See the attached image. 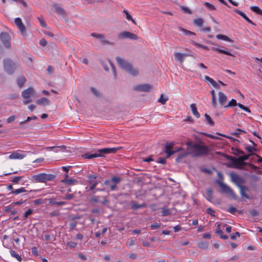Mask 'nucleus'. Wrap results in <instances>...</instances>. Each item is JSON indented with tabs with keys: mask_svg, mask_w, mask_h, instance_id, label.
<instances>
[{
	"mask_svg": "<svg viewBox=\"0 0 262 262\" xmlns=\"http://www.w3.org/2000/svg\"><path fill=\"white\" fill-rule=\"evenodd\" d=\"M246 149H247V154H245L239 148H231L233 153L238 156V158H233L232 159V162L235 168L243 169L245 166L248 164V163L245 162V160H249L252 162L260 161L259 157L252 152L253 151H257V148Z\"/></svg>",
	"mask_w": 262,
	"mask_h": 262,
	"instance_id": "f257e3e1",
	"label": "nucleus"
},
{
	"mask_svg": "<svg viewBox=\"0 0 262 262\" xmlns=\"http://www.w3.org/2000/svg\"><path fill=\"white\" fill-rule=\"evenodd\" d=\"M189 149H193L190 151H185L179 155L176 159L177 162H179L184 157L188 155H191L192 157L202 156L208 154L210 148H188Z\"/></svg>",
	"mask_w": 262,
	"mask_h": 262,
	"instance_id": "f03ea898",
	"label": "nucleus"
},
{
	"mask_svg": "<svg viewBox=\"0 0 262 262\" xmlns=\"http://www.w3.org/2000/svg\"><path fill=\"white\" fill-rule=\"evenodd\" d=\"M119 148H101L96 152L93 154L86 153L81 155L84 159H93L97 157H103L105 154L115 153Z\"/></svg>",
	"mask_w": 262,
	"mask_h": 262,
	"instance_id": "7ed1b4c3",
	"label": "nucleus"
},
{
	"mask_svg": "<svg viewBox=\"0 0 262 262\" xmlns=\"http://www.w3.org/2000/svg\"><path fill=\"white\" fill-rule=\"evenodd\" d=\"M116 59L119 66L122 69L126 70L128 73L133 76L138 75V71L134 69L129 63L124 60L120 57H117Z\"/></svg>",
	"mask_w": 262,
	"mask_h": 262,
	"instance_id": "20e7f679",
	"label": "nucleus"
},
{
	"mask_svg": "<svg viewBox=\"0 0 262 262\" xmlns=\"http://www.w3.org/2000/svg\"><path fill=\"white\" fill-rule=\"evenodd\" d=\"M216 183L221 188L222 192L231 197L234 200H236L237 199L236 195L234 191L228 185L219 180H217Z\"/></svg>",
	"mask_w": 262,
	"mask_h": 262,
	"instance_id": "39448f33",
	"label": "nucleus"
},
{
	"mask_svg": "<svg viewBox=\"0 0 262 262\" xmlns=\"http://www.w3.org/2000/svg\"><path fill=\"white\" fill-rule=\"evenodd\" d=\"M4 68L5 71L11 75L15 72L16 64L10 59H6L4 60Z\"/></svg>",
	"mask_w": 262,
	"mask_h": 262,
	"instance_id": "423d86ee",
	"label": "nucleus"
},
{
	"mask_svg": "<svg viewBox=\"0 0 262 262\" xmlns=\"http://www.w3.org/2000/svg\"><path fill=\"white\" fill-rule=\"evenodd\" d=\"M53 175L41 173L38 174L34 175L32 178L34 180L38 182L45 183L50 181L53 179Z\"/></svg>",
	"mask_w": 262,
	"mask_h": 262,
	"instance_id": "0eeeda50",
	"label": "nucleus"
},
{
	"mask_svg": "<svg viewBox=\"0 0 262 262\" xmlns=\"http://www.w3.org/2000/svg\"><path fill=\"white\" fill-rule=\"evenodd\" d=\"M118 38L120 39L128 38L131 40H137L138 39L136 34L128 31H123L120 32L118 34Z\"/></svg>",
	"mask_w": 262,
	"mask_h": 262,
	"instance_id": "6e6552de",
	"label": "nucleus"
},
{
	"mask_svg": "<svg viewBox=\"0 0 262 262\" xmlns=\"http://www.w3.org/2000/svg\"><path fill=\"white\" fill-rule=\"evenodd\" d=\"M0 39L6 48H10L11 37L8 33L6 32H2L0 34Z\"/></svg>",
	"mask_w": 262,
	"mask_h": 262,
	"instance_id": "1a4fd4ad",
	"label": "nucleus"
},
{
	"mask_svg": "<svg viewBox=\"0 0 262 262\" xmlns=\"http://www.w3.org/2000/svg\"><path fill=\"white\" fill-rule=\"evenodd\" d=\"M218 101L220 105L225 108L228 102V97L227 95L221 91L219 92Z\"/></svg>",
	"mask_w": 262,
	"mask_h": 262,
	"instance_id": "9d476101",
	"label": "nucleus"
},
{
	"mask_svg": "<svg viewBox=\"0 0 262 262\" xmlns=\"http://www.w3.org/2000/svg\"><path fill=\"white\" fill-rule=\"evenodd\" d=\"M27 156V153L21 150L12 152L9 156L10 159H23Z\"/></svg>",
	"mask_w": 262,
	"mask_h": 262,
	"instance_id": "9b49d317",
	"label": "nucleus"
},
{
	"mask_svg": "<svg viewBox=\"0 0 262 262\" xmlns=\"http://www.w3.org/2000/svg\"><path fill=\"white\" fill-rule=\"evenodd\" d=\"M35 90L30 86L21 92V96L24 99L29 98L35 93Z\"/></svg>",
	"mask_w": 262,
	"mask_h": 262,
	"instance_id": "f8f14e48",
	"label": "nucleus"
},
{
	"mask_svg": "<svg viewBox=\"0 0 262 262\" xmlns=\"http://www.w3.org/2000/svg\"><path fill=\"white\" fill-rule=\"evenodd\" d=\"M14 23L20 31L21 34L23 35H25L26 34V27L22 23L21 19L19 17L16 18L14 20Z\"/></svg>",
	"mask_w": 262,
	"mask_h": 262,
	"instance_id": "ddd939ff",
	"label": "nucleus"
},
{
	"mask_svg": "<svg viewBox=\"0 0 262 262\" xmlns=\"http://www.w3.org/2000/svg\"><path fill=\"white\" fill-rule=\"evenodd\" d=\"M230 176L232 182H233L238 187L242 186V184L244 182V179L236 174L231 173Z\"/></svg>",
	"mask_w": 262,
	"mask_h": 262,
	"instance_id": "4468645a",
	"label": "nucleus"
},
{
	"mask_svg": "<svg viewBox=\"0 0 262 262\" xmlns=\"http://www.w3.org/2000/svg\"><path fill=\"white\" fill-rule=\"evenodd\" d=\"M152 89V86L148 84L138 85L135 87L134 89L136 91L141 92H149Z\"/></svg>",
	"mask_w": 262,
	"mask_h": 262,
	"instance_id": "2eb2a0df",
	"label": "nucleus"
},
{
	"mask_svg": "<svg viewBox=\"0 0 262 262\" xmlns=\"http://www.w3.org/2000/svg\"><path fill=\"white\" fill-rule=\"evenodd\" d=\"M204 80L207 82L212 84L215 89H220V85L219 82H216L213 79L210 78L208 76L205 75L204 76Z\"/></svg>",
	"mask_w": 262,
	"mask_h": 262,
	"instance_id": "dca6fc26",
	"label": "nucleus"
},
{
	"mask_svg": "<svg viewBox=\"0 0 262 262\" xmlns=\"http://www.w3.org/2000/svg\"><path fill=\"white\" fill-rule=\"evenodd\" d=\"M239 188L240 190L241 195L243 198H245L248 199H250L249 195L247 194V192H249V189L248 187L242 185L239 187Z\"/></svg>",
	"mask_w": 262,
	"mask_h": 262,
	"instance_id": "f3484780",
	"label": "nucleus"
},
{
	"mask_svg": "<svg viewBox=\"0 0 262 262\" xmlns=\"http://www.w3.org/2000/svg\"><path fill=\"white\" fill-rule=\"evenodd\" d=\"M186 54H182L180 52H176L174 54L175 60L180 63H182L184 61V58L187 56Z\"/></svg>",
	"mask_w": 262,
	"mask_h": 262,
	"instance_id": "a211bd4d",
	"label": "nucleus"
},
{
	"mask_svg": "<svg viewBox=\"0 0 262 262\" xmlns=\"http://www.w3.org/2000/svg\"><path fill=\"white\" fill-rule=\"evenodd\" d=\"M211 95V104L213 108H216L217 106V103L216 99L215 92L214 90H212L210 91Z\"/></svg>",
	"mask_w": 262,
	"mask_h": 262,
	"instance_id": "6ab92c4d",
	"label": "nucleus"
},
{
	"mask_svg": "<svg viewBox=\"0 0 262 262\" xmlns=\"http://www.w3.org/2000/svg\"><path fill=\"white\" fill-rule=\"evenodd\" d=\"M212 51L217 52H218L219 53L224 54H225V55H229V56H232V57H234V55L233 54H232L231 53H230V52H228V51H226L225 50H223V49H220L219 48H212Z\"/></svg>",
	"mask_w": 262,
	"mask_h": 262,
	"instance_id": "aec40b11",
	"label": "nucleus"
},
{
	"mask_svg": "<svg viewBox=\"0 0 262 262\" xmlns=\"http://www.w3.org/2000/svg\"><path fill=\"white\" fill-rule=\"evenodd\" d=\"M36 102L37 104L40 105H48L50 104V100L46 98L42 97L39 99H37Z\"/></svg>",
	"mask_w": 262,
	"mask_h": 262,
	"instance_id": "412c9836",
	"label": "nucleus"
},
{
	"mask_svg": "<svg viewBox=\"0 0 262 262\" xmlns=\"http://www.w3.org/2000/svg\"><path fill=\"white\" fill-rule=\"evenodd\" d=\"M146 206V205L145 203H143L142 204L139 205L136 201H132L131 202V208L134 210H137L139 208L144 207Z\"/></svg>",
	"mask_w": 262,
	"mask_h": 262,
	"instance_id": "4be33fe9",
	"label": "nucleus"
},
{
	"mask_svg": "<svg viewBox=\"0 0 262 262\" xmlns=\"http://www.w3.org/2000/svg\"><path fill=\"white\" fill-rule=\"evenodd\" d=\"M27 81V79L24 76H19L17 79V84L19 88H22Z\"/></svg>",
	"mask_w": 262,
	"mask_h": 262,
	"instance_id": "5701e85b",
	"label": "nucleus"
},
{
	"mask_svg": "<svg viewBox=\"0 0 262 262\" xmlns=\"http://www.w3.org/2000/svg\"><path fill=\"white\" fill-rule=\"evenodd\" d=\"M190 108L193 115L197 118L200 117L199 113L198 112L197 107L195 104L193 103L190 105Z\"/></svg>",
	"mask_w": 262,
	"mask_h": 262,
	"instance_id": "b1692460",
	"label": "nucleus"
},
{
	"mask_svg": "<svg viewBox=\"0 0 262 262\" xmlns=\"http://www.w3.org/2000/svg\"><path fill=\"white\" fill-rule=\"evenodd\" d=\"M198 246L201 249L206 250L209 247V244L206 241H201L198 244Z\"/></svg>",
	"mask_w": 262,
	"mask_h": 262,
	"instance_id": "393cba45",
	"label": "nucleus"
},
{
	"mask_svg": "<svg viewBox=\"0 0 262 262\" xmlns=\"http://www.w3.org/2000/svg\"><path fill=\"white\" fill-rule=\"evenodd\" d=\"M216 233L220 235V237L223 239H227L228 238V236L227 235H223V231L220 228V225H217V229H216Z\"/></svg>",
	"mask_w": 262,
	"mask_h": 262,
	"instance_id": "a878e982",
	"label": "nucleus"
},
{
	"mask_svg": "<svg viewBox=\"0 0 262 262\" xmlns=\"http://www.w3.org/2000/svg\"><path fill=\"white\" fill-rule=\"evenodd\" d=\"M204 23V20L201 18H198L193 20V24L200 28H202Z\"/></svg>",
	"mask_w": 262,
	"mask_h": 262,
	"instance_id": "bb28decb",
	"label": "nucleus"
},
{
	"mask_svg": "<svg viewBox=\"0 0 262 262\" xmlns=\"http://www.w3.org/2000/svg\"><path fill=\"white\" fill-rule=\"evenodd\" d=\"M32 190L29 191V192H31ZM24 192H29V191L26 190L24 187H20L18 189H14V191L12 192L13 194L17 195L21 193Z\"/></svg>",
	"mask_w": 262,
	"mask_h": 262,
	"instance_id": "cd10ccee",
	"label": "nucleus"
},
{
	"mask_svg": "<svg viewBox=\"0 0 262 262\" xmlns=\"http://www.w3.org/2000/svg\"><path fill=\"white\" fill-rule=\"evenodd\" d=\"M53 8H54L56 12L58 13L59 15H63L64 14V10L58 6L57 5H53Z\"/></svg>",
	"mask_w": 262,
	"mask_h": 262,
	"instance_id": "c85d7f7f",
	"label": "nucleus"
},
{
	"mask_svg": "<svg viewBox=\"0 0 262 262\" xmlns=\"http://www.w3.org/2000/svg\"><path fill=\"white\" fill-rule=\"evenodd\" d=\"M236 105L238 106V103H237L236 100L234 99H232L230 101L228 102H227L225 108L235 106Z\"/></svg>",
	"mask_w": 262,
	"mask_h": 262,
	"instance_id": "c756f323",
	"label": "nucleus"
},
{
	"mask_svg": "<svg viewBox=\"0 0 262 262\" xmlns=\"http://www.w3.org/2000/svg\"><path fill=\"white\" fill-rule=\"evenodd\" d=\"M162 216H167L170 215L171 213V210L170 209L168 208L167 207L165 206L161 208Z\"/></svg>",
	"mask_w": 262,
	"mask_h": 262,
	"instance_id": "7c9ffc66",
	"label": "nucleus"
},
{
	"mask_svg": "<svg viewBox=\"0 0 262 262\" xmlns=\"http://www.w3.org/2000/svg\"><path fill=\"white\" fill-rule=\"evenodd\" d=\"M216 37L219 39L224 40L229 42H232V40L227 36L223 34H218Z\"/></svg>",
	"mask_w": 262,
	"mask_h": 262,
	"instance_id": "2f4dec72",
	"label": "nucleus"
},
{
	"mask_svg": "<svg viewBox=\"0 0 262 262\" xmlns=\"http://www.w3.org/2000/svg\"><path fill=\"white\" fill-rule=\"evenodd\" d=\"M10 253L12 257L15 258L18 261H21L22 259H21V256L19 254H18L16 252H15V251H13L12 250H11L10 251Z\"/></svg>",
	"mask_w": 262,
	"mask_h": 262,
	"instance_id": "473e14b6",
	"label": "nucleus"
},
{
	"mask_svg": "<svg viewBox=\"0 0 262 262\" xmlns=\"http://www.w3.org/2000/svg\"><path fill=\"white\" fill-rule=\"evenodd\" d=\"M250 9L256 14L262 15V10L260 9L258 6H251L250 7Z\"/></svg>",
	"mask_w": 262,
	"mask_h": 262,
	"instance_id": "72a5a7b5",
	"label": "nucleus"
},
{
	"mask_svg": "<svg viewBox=\"0 0 262 262\" xmlns=\"http://www.w3.org/2000/svg\"><path fill=\"white\" fill-rule=\"evenodd\" d=\"M172 149V148H165L164 150L163 151L165 153H166L167 155V158H169L170 156H171V155L179 151L173 150H171Z\"/></svg>",
	"mask_w": 262,
	"mask_h": 262,
	"instance_id": "f704fd0d",
	"label": "nucleus"
},
{
	"mask_svg": "<svg viewBox=\"0 0 262 262\" xmlns=\"http://www.w3.org/2000/svg\"><path fill=\"white\" fill-rule=\"evenodd\" d=\"M123 12L125 14L126 19L128 20H131L135 25H136L135 20L132 18V16L129 14L128 12L126 10H124Z\"/></svg>",
	"mask_w": 262,
	"mask_h": 262,
	"instance_id": "c9c22d12",
	"label": "nucleus"
},
{
	"mask_svg": "<svg viewBox=\"0 0 262 262\" xmlns=\"http://www.w3.org/2000/svg\"><path fill=\"white\" fill-rule=\"evenodd\" d=\"M205 118L206 121L207 122V123L208 124L210 125L211 126H214V123L212 120V119H211V118L210 117V116L209 115H208L207 114H205Z\"/></svg>",
	"mask_w": 262,
	"mask_h": 262,
	"instance_id": "e433bc0d",
	"label": "nucleus"
},
{
	"mask_svg": "<svg viewBox=\"0 0 262 262\" xmlns=\"http://www.w3.org/2000/svg\"><path fill=\"white\" fill-rule=\"evenodd\" d=\"M100 40V42H101V44H102L103 45H114V42L110 41L109 40L106 39L104 37V35H103V38H101Z\"/></svg>",
	"mask_w": 262,
	"mask_h": 262,
	"instance_id": "4c0bfd02",
	"label": "nucleus"
},
{
	"mask_svg": "<svg viewBox=\"0 0 262 262\" xmlns=\"http://www.w3.org/2000/svg\"><path fill=\"white\" fill-rule=\"evenodd\" d=\"M62 182L68 185H74L77 181L73 179H64Z\"/></svg>",
	"mask_w": 262,
	"mask_h": 262,
	"instance_id": "58836bf2",
	"label": "nucleus"
},
{
	"mask_svg": "<svg viewBox=\"0 0 262 262\" xmlns=\"http://www.w3.org/2000/svg\"><path fill=\"white\" fill-rule=\"evenodd\" d=\"M234 11L237 14L241 15L243 18H244L245 20L248 18L247 16L246 15V14L240 11L238 9H234Z\"/></svg>",
	"mask_w": 262,
	"mask_h": 262,
	"instance_id": "ea45409f",
	"label": "nucleus"
},
{
	"mask_svg": "<svg viewBox=\"0 0 262 262\" xmlns=\"http://www.w3.org/2000/svg\"><path fill=\"white\" fill-rule=\"evenodd\" d=\"M212 191L211 189H208L207 190V198L206 199L209 201L211 202V200L212 199Z\"/></svg>",
	"mask_w": 262,
	"mask_h": 262,
	"instance_id": "a19ab883",
	"label": "nucleus"
},
{
	"mask_svg": "<svg viewBox=\"0 0 262 262\" xmlns=\"http://www.w3.org/2000/svg\"><path fill=\"white\" fill-rule=\"evenodd\" d=\"M179 30L183 32L185 35H195V34L194 32H192L190 31L187 30L183 28H180Z\"/></svg>",
	"mask_w": 262,
	"mask_h": 262,
	"instance_id": "79ce46f5",
	"label": "nucleus"
},
{
	"mask_svg": "<svg viewBox=\"0 0 262 262\" xmlns=\"http://www.w3.org/2000/svg\"><path fill=\"white\" fill-rule=\"evenodd\" d=\"M105 184L106 185L110 186V188H111V190H112V191L116 189V184H112L111 183V181L110 180H106V181H105Z\"/></svg>",
	"mask_w": 262,
	"mask_h": 262,
	"instance_id": "37998d69",
	"label": "nucleus"
},
{
	"mask_svg": "<svg viewBox=\"0 0 262 262\" xmlns=\"http://www.w3.org/2000/svg\"><path fill=\"white\" fill-rule=\"evenodd\" d=\"M136 239L134 238H130L128 240L126 245L128 247H131L136 244Z\"/></svg>",
	"mask_w": 262,
	"mask_h": 262,
	"instance_id": "c03bdc74",
	"label": "nucleus"
},
{
	"mask_svg": "<svg viewBox=\"0 0 262 262\" xmlns=\"http://www.w3.org/2000/svg\"><path fill=\"white\" fill-rule=\"evenodd\" d=\"M33 212V210L32 209H28L25 213H24V219H27L29 215H31Z\"/></svg>",
	"mask_w": 262,
	"mask_h": 262,
	"instance_id": "a18cd8bd",
	"label": "nucleus"
},
{
	"mask_svg": "<svg viewBox=\"0 0 262 262\" xmlns=\"http://www.w3.org/2000/svg\"><path fill=\"white\" fill-rule=\"evenodd\" d=\"M204 5L206 6V7L210 10H214L215 9V7L212 4L208 3V2H205Z\"/></svg>",
	"mask_w": 262,
	"mask_h": 262,
	"instance_id": "49530a36",
	"label": "nucleus"
},
{
	"mask_svg": "<svg viewBox=\"0 0 262 262\" xmlns=\"http://www.w3.org/2000/svg\"><path fill=\"white\" fill-rule=\"evenodd\" d=\"M167 100H168V98H163V95L162 94L161 95L160 97L158 99V101L162 104H165L166 103V102L167 101Z\"/></svg>",
	"mask_w": 262,
	"mask_h": 262,
	"instance_id": "de8ad7c7",
	"label": "nucleus"
},
{
	"mask_svg": "<svg viewBox=\"0 0 262 262\" xmlns=\"http://www.w3.org/2000/svg\"><path fill=\"white\" fill-rule=\"evenodd\" d=\"M238 106L242 110L246 111V112L251 113V110L248 107L245 106V105H243L242 104L238 103Z\"/></svg>",
	"mask_w": 262,
	"mask_h": 262,
	"instance_id": "09e8293b",
	"label": "nucleus"
},
{
	"mask_svg": "<svg viewBox=\"0 0 262 262\" xmlns=\"http://www.w3.org/2000/svg\"><path fill=\"white\" fill-rule=\"evenodd\" d=\"M161 224L160 223H155L150 225L151 229L154 230L159 228L161 226Z\"/></svg>",
	"mask_w": 262,
	"mask_h": 262,
	"instance_id": "8fccbe9b",
	"label": "nucleus"
},
{
	"mask_svg": "<svg viewBox=\"0 0 262 262\" xmlns=\"http://www.w3.org/2000/svg\"><path fill=\"white\" fill-rule=\"evenodd\" d=\"M103 34H98L96 33H93L91 34L92 36H93L95 38H98L99 39L103 38Z\"/></svg>",
	"mask_w": 262,
	"mask_h": 262,
	"instance_id": "3c124183",
	"label": "nucleus"
},
{
	"mask_svg": "<svg viewBox=\"0 0 262 262\" xmlns=\"http://www.w3.org/2000/svg\"><path fill=\"white\" fill-rule=\"evenodd\" d=\"M111 181L117 184L121 181V179L119 177H114L112 178Z\"/></svg>",
	"mask_w": 262,
	"mask_h": 262,
	"instance_id": "603ef678",
	"label": "nucleus"
},
{
	"mask_svg": "<svg viewBox=\"0 0 262 262\" xmlns=\"http://www.w3.org/2000/svg\"><path fill=\"white\" fill-rule=\"evenodd\" d=\"M176 145V142L174 141L167 142L165 144L164 147H173Z\"/></svg>",
	"mask_w": 262,
	"mask_h": 262,
	"instance_id": "864d4df0",
	"label": "nucleus"
},
{
	"mask_svg": "<svg viewBox=\"0 0 262 262\" xmlns=\"http://www.w3.org/2000/svg\"><path fill=\"white\" fill-rule=\"evenodd\" d=\"M21 177H14L12 179L11 181L14 183H17L21 179Z\"/></svg>",
	"mask_w": 262,
	"mask_h": 262,
	"instance_id": "5fc2aeb1",
	"label": "nucleus"
},
{
	"mask_svg": "<svg viewBox=\"0 0 262 262\" xmlns=\"http://www.w3.org/2000/svg\"><path fill=\"white\" fill-rule=\"evenodd\" d=\"M67 245L69 247L71 248H74L76 246L77 244L75 242H70L67 243Z\"/></svg>",
	"mask_w": 262,
	"mask_h": 262,
	"instance_id": "6e6d98bb",
	"label": "nucleus"
},
{
	"mask_svg": "<svg viewBox=\"0 0 262 262\" xmlns=\"http://www.w3.org/2000/svg\"><path fill=\"white\" fill-rule=\"evenodd\" d=\"M91 91L92 92V93L96 96H100V94L99 93V92L96 89H95L94 88H91Z\"/></svg>",
	"mask_w": 262,
	"mask_h": 262,
	"instance_id": "4d7b16f0",
	"label": "nucleus"
},
{
	"mask_svg": "<svg viewBox=\"0 0 262 262\" xmlns=\"http://www.w3.org/2000/svg\"><path fill=\"white\" fill-rule=\"evenodd\" d=\"M39 44L42 46V47H45L47 45V41H46V40L45 39V38H42L40 40H39Z\"/></svg>",
	"mask_w": 262,
	"mask_h": 262,
	"instance_id": "13d9d810",
	"label": "nucleus"
},
{
	"mask_svg": "<svg viewBox=\"0 0 262 262\" xmlns=\"http://www.w3.org/2000/svg\"><path fill=\"white\" fill-rule=\"evenodd\" d=\"M15 119V116L12 115V116H11L10 117H9V118H7V122L8 123H10L14 121Z\"/></svg>",
	"mask_w": 262,
	"mask_h": 262,
	"instance_id": "bf43d9fd",
	"label": "nucleus"
},
{
	"mask_svg": "<svg viewBox=\"0 0 262 262\" xmlns=\"http://www.w3.org/2000/svg\"><path fill=\"white\" fill-rule=\"evenodd\" d=\"M157 162L162 164H165L166 163V160L165 158H159L157 161Z\"/></svg>",
	"mask_w": 262,
	"mask_h": 262,
	"instance_id": "052dcab7",
	"label": "nucleus"
},
{
	"mask_svg": "<svg viewBox=\"0 0 262 262\" xmlns=\"http://www.w3.org/2000/svg\"><path fill=\"white\" fill-rule=\"evenodd\" d=\"M237 236H239V233L238 232H235V234H232L230 235L231 239L232 240H235L236 239Z\"/></svg>",
	"mask_w": 262,
	"mask_h": 262,
	"instance_id": "680f3d73",
	"label": "nucleus"
},
{
	"mask_svg": "<svg viewBox=\"0 0 262 262\" xmlns=\"http://www.w3.org/2000/svg\"><path fill=\"white\" fill-rule=\"evenodd\" d=\"M38 20L40 23V25L43 27V28H46L47 27V25L45 23V22L44 21V20L41 19V18H38Z\"/></svg>",
	"mask_w": 262,
	"mask_h": 262,
	"instance_id": "e2e57ef3",
	"label": "nucleus"
},
{
	"mask_svg": "<svg viewBox=\"0 0 262 262\" xmlns=\"http://www.w3.org/2000/svg\"><path fill=\"white\" fill-rule=\"evenodd\" d=\"M201 31L204 32H209L211 31V28L209 27L201 28Z\"/></svg>",
	"mask_w": 262,
	"mask_h": 262,
	"instance_id": "0e129e2a",
	"label": "nucleus"
},
{
	"mask_svg": "<svg viewBox=\"0 0 262 262\" xmlns=\"http://www.w3.org/2000/svg\"><path fill=\"white\" fill-rule=\"evenodd\" d=\"M250 214L251 216H254L257 215L258 212L256 210L253 209L250 211Z\"/></svg>",
	"mask_w": 262,
	"mask_h": 262,
	"instance_id": "69168bd1",
	"label": "nucleus"
},
{
	"mask_svg": "<svg viewBox=\"0 0 262 262\" xmlns=\"http://www.w3.org/2000/svg\"><path fill=\"white\" fill-rule=\"evenodd\" d=\"M32 99H30V98H26V99H24V100H23V104L24 105H26L30 102H32Z\"/></svg>",
	"mask_w": 262,
	"mask_h": 262,
	"instance_id": "338daca9",
	"label": "nucleus"
},
{
	"mask_svg": "<svg viewBox=\"0 0 262 262\" xmlns=\"http://www.w3.org/2000/svg\"><path fill=\"white\" fill-rule=\"evenodd\" d=\"M76 225H77V224H76V223L75 222H72L69 225L70 228L71 229H74L76 227Z\"/></svg>",
	"mask_w": 262,
	"mask_h": 262,
	"instance_id": "774afa93",
	"label": "nucleus"
}]
</instances>
